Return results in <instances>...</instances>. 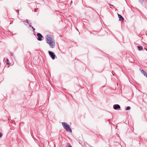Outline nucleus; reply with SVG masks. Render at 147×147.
Wrapping results in <instances>:
<instances>
[{
	"label": "nucleus",
	"instance_id": "obj_8",
	"mask_svg": "<svg viewBox=\"0 0 147 147\" xmlns=\"http://www.w3.org/2000/svg\"><path fill=\"white\" fill-rule=\"evenodd\" d=\"M138 48L139 51H141L143 49V47L142 46H138Z\"/></svg>",
	"mask_w": 147,
	"mask_h": 147
},
{
	"label": "nucleus",
	"instance_id": "obj_1",
	"mask_svg": "<svg viewBox=\"0 0 147 147\" xmlns=\"http://www.w3.org/2000/svg\"><path fill=\"white\" fill-rule=\"evenodd\" d=\"M47 43L52 48H54L55 46V41L51 36L49 35H47L46 38Z\"/></svg>",
	"mask_w": 147,
	"mask_h": 147
},
{
	"label": "nucleus",
	"instance_id": "obj_6",
	"mask_svg": "<svg viewBox=\"0 0 147 147\" xmlns=\"http://www.w3.org/2000/svg\"><path fill=\"white\" fill-rule=\"evenodd\" d=\"M118 17L120 20H121V21H122L124 20V18L121 15L118 14Z\"/></svg>",
	"mask_w": 147,
	"mask_h": 147
},
{
	"label": "nucleus",
	"instance_id": "obj_9",
	"mask_svg": "<svg viewBox=\"0 0 147 147\" xmlns=\"http://www.w3.org/2000/svg\"><path fill=\"white\" fill-rule=\"evenodd\" d=\"M27 23L28 24H29V26L30 27H31L32 28V29L33 30V31H34L35 29L33 27H32L31 25V23H28V22H27Z\"/></svg>",
	"mask_w": 147,
	"mask_h": 147
},
{
	"label": "nucleus",
	"instance_id": "obj_7",
	"mask_svg": "<svg viewBox=\"0 0 147 147\" xmlns=\"http://www.w3.org/2000/svg\"><path fill=\"white\" fill-rule=\"evenodd\" d=\"M141 72L147 78V74L143 70H142L141 71Z\"/></svg>",
	"mask_w": 147,
	"mask_h": 147
},
{
	"label": "nucleus",
	"instance_id": "obj_15",
	"mask_svg": "<svg viewBox=\"0 0 147 147\" xmlns=\"http://www.w3.org/2000/svg\"><path fill=\"white\" fill-rule=\"evenodd\" d=\"M144 49L146 50L147 51V48H144Z\"/></svg>",
	"mask_w": 147,
	"mask_h": 147
},
{
	"label": "nucleus",
	"instance_id": "obj_12",
	"mask_svg": "<svg viewBox=\"0 0 147 147\" xmlns=\"http://www.w3.org/2000/svg\"><path fill=\"white\" fill-rule=\"evenodd\" d=\"M67 147H72L69 143H67Z\"/></svg>",
	"mask_w": 147,
	"mask_h": 147
},
{
	"label": "nucleus",
	"instance_id": "obj_5",
	"mask_svg": "<svg viewBox=\"0 0 147 147\" xmlns=\"http://www.w3.org/2000/svg\"><path fill=\"white\" fill-rule=\"evenodd\" d=\"M113 108L115 110H117L118 109H119L120 108V106L118 104L115 105L113 106Z\"/></svg>",
	"mask_w": 147,
	"mask_h": 147
},
{
	"label": "nucleus",
	"instance_id": "obj_11",
	"mask_svg": "<svg viewBox=\"0 0 147 147\" xmlns=\"http://www.w3.org/2000/svg\"><path fill=\"white\" fill-rule=\"evenodd\" d=\"M130 107L128 106L126 108V110H129L130 109Z\"/></svg>",
	"mask_w": 147,
	"mask_h": 147
},
{
	"label": "nucleus",
	"instance_id": "obj_3",
	"mask_svg": "<svg viewBox=\"0 0 147 147\" xmlns=\"http://www.w3.org/2000/svg\"><path fill=\"white\" fill-rule=\"evenodd\" d=\"M49 53L50 56L53 59H55V55L54 52L51 51H49Z\"/></svg>",
	"mask_w": 147,
	"mask_h": 147
},
{
	"label": "nucleus",
	"instance_id": "obj_4",
	"mask_svg": "<svg viewBox=\"0 0 147 147\" xmlns=\"http://www.w3.org/2000/svg\"><path fill=\"white\" fill-rule=\"evenodd\" d=\"M37 36L38 37V38L37 39L39 41H41L42 40V36L41 34L38 33L37 34Z\"/></svg>",
	"mask_w": 147,
	"mask_h": 147
},
{
	"label": "nucleus",
	"instance_id": "obj_10",
	"mask_svg": "<svg viewBox=\"0 0 147 147\" xmlns=\"http://www.w3.org/2000/svg\"><path fill=\"white\" fill-rule=\"evenodd\" d=\"M26 21L27 22H25V21H22V22H23L24 23V24L25 25H27V24H28V23H27V22H28V20H26Z\"/></svg>",
	"mask_w": 147,
	"mask_h": 147
},
{
	"label": "nucleus",
	"instance_id": "obj_17",
	"mask_svg": "<svg viewBox=\"0 0 147 147\" xmlns=\"http://www.w3.org/2000/svg\"><path fill=\"white\" fill-rule=\"evenodd\" d=\"M6 60V59H3V61H5V60Z\"/></svg>",
	"mask_w": 147,
	"mask_h": 147
},
{
	"label": "nucleus",
	"instance_id": "obj_2",
	"mask_svg": "<svg viewBox=\"0 0 147 147\" xmlns=\"http://www.w3.org/2000/svg\"><path fill=\"white\" fill-rule=\"evenodd\" d=\"M62 124L64 128L68 132H72V130L69 125L65 122H62Z\"/></svg>",
	"mask_w": 147,
	"mask_h": 147
},
{
	"label": "nucleus",
	"instance_id": "obj_13",
	"mask_svg": "<svg viewBox=\"0 0 147 147\" xmlns=\"http://www.w3.org/2000/svg\"><path fill=\"white\" fill-rule=\"evenodd\" d=\"M3 135V134L2 133L0 132V138H1Z\"/></svg>",
	"mask_w": 147,
	"mask_h": 147
},
{
	"label": "nucleus",
	"instance_id": "obj_14",
	"mask_svg": "<svg viewBox=\"0 0 147 147\" xmlns=\"http://www.w3.org/2000/svg\"><path fill=\"white\" fill-rule=\"evenodd\" d=\"M139 1L140 3H142L143 2V0H140Z\"/></svg>",
	"mask_w": 147,
	"mask_h": 147
},
{
	"label": "nucleus",
	"instance_id": "obj_16",
	"mask_svg": "<svg viewBox=\"0 0 147 147\" xmlns=\"http://www.w3.org/2000/svg\"><path fill=\"white\" fill-rule=\"evenodd\" d=\"M6 60H7V62H8L9 61V60L8 59H6Z\"/></svg>",
	"mask_w": 147,
	"mask_h": 147
},
{
	"label": "nucleus",
	"instance_id": "obj_18",
	"mask_svg": "<svg viewBox=\"0 0 147 147\" xmlns=\"http://www.w3.org/2000/svg\"><path fill=\"white\" fill-rule=\"evenodd\" d=\"M7 63V64H9V63Z\"/></svg>",
	"mask_w": 147,
	"mask_h": 147
}]
</instances>
